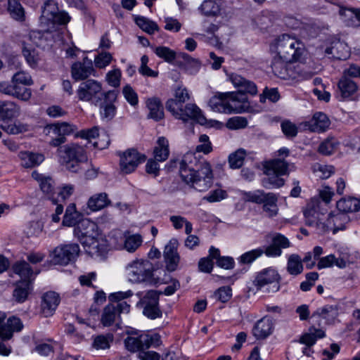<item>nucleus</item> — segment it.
<instances>
[{"label":"nucleus","instance_id":"nucleus-1","mask_svg":"<svg viewBox=\"0 0 360 360\" xmlns=\"http://www.w3.org/2000/svg\"><path fill=\"white\" fill-rule=\"evenodd\" d=\"M229 78L238 91L218 92L213 96L208 105L214 112L226 114L242 112L244 110L243 104L248 102L246 94L254 96L257 94V87L253 82L234 73Z\"/></svg>","mask_w":360,"mask_h":360},{"label":"nucleus","instance_id":"nucleus-2","mask_svg":"<svg viewBox=\"0 0 360 360\" xmlns=\"http://www.w3.org/2000/svg\"><path fill=\"white\" fill-rule=\"evenodd\" d=\"M179 174L183 181L199 192L206 191L213 184L214 175L210 162L198 160L193 153L183 157Z\"/></svg>","mask_w":360,"mask_h":360},{"label":"nucleus","instance_id":"nucleus-3","mask_svg":"<svg viewBox=\"0 0 360 360\" xmlns=\"http://www.w3.org/2000/svg\"><path fill=\"white\" fill-rule=\"evenodd\" d=\"M291 246V243L287 237L280 233H276L271 238L269 245L260 247L243 253L238 262L241 264H251L263 254L268 257H278L282 255V250Z\"/></svg>","mask_w":360,"mask_h":360},{"label":"nucleus","instance_id":"nucleus-4","mask_svg":"<svg viewBox=\"0 0 360 360\" xmlns=\"http://www.w3.org/2000/svg\"><path fill=\"white\" fill-rule=\"evenodd\" d=\"M41 10L40 24L46 32H51L55 30L56 25H66L71 20V17L67 12L59 11L58 4L56 0H46Z\"/></svg>","mask_w":360,"mask_h":360},{"label":"nucleus","instance_id":"nucleus-5","mask_svg":"<svg viewBox=\"0 0 360 360\" xmlns=\"http://www.w3.org/2000/svg\"><path fill=\"white\" fill-rule=\"evenodd\" d=\"M58 156L70 172L77 173L81 169V164L88 160L85 148L77 143H70L57 149Z\"/></svg>","mask_w":360,"mask_h":360},{"label":"nucleus","instance_id":"nucleus-6","mask_svg":"<svg viewBox=\"0 0 360 360\" xmlns=\"http://www.w3.org/2000/svg\"><path fill=\"white\" fill-rule=\"evenodd\" d=\"M276 55L285 60L296 62L304 53V45L288 34L279 36L274 44Z\"/></svg>","mask_w":360,"mask_h":360},{"label":"nucleus","instance_id":"nucleus-7","mask_svg":"<svg viewBox=\"0 0 360 360\" xmlns=\"http://www.w3.org/2000/svg\"><path fill=\"white\" fill-rule=\"evenodd\" d=\"M102 83L96 79H89L80 83L76 91L79 101L90 103L92 105L99 104L103 98Z\"/></svg>","mask_w":360,"mask_h":360},{"label":"nucleus","instance_id":"nucleus-8","mask_svg":"<svg viewBox=\"0 0 360 360\" xmlns=\"http://www.w3.org/2000/svg\"><path fill=\"white\" fill-rule=\"evenodd\" d=\"M161 342L158 334L149 335L147 333H131L124 340L126 349L131 352L138 354L143 349H148L151 347H157Z\"/></svg>","mask_w":360,"mask_h":360},{"label":"nucleus","instance_id":"nucleus-9","mask_svg":"<svg viewBox=\"0 0 360 360\" xmlns=\"http://www.w3.org/2000/svg\"><path fill=\"white\" fill-rule=\"evenodd\" d=\"M281 278L276 269L268 267L257 273L253 284L257 290L266 287L268 292H276L280 290Z\"/></svg>","mask_w":360,"mask_h":360},{"label":"nucleus","instance_id":"nucleus-10","mask_svg":"<svg viewBox=\"0 0 360 360\" xmlns=\"http://www.w3.org/2000/svg\"><path fill=\"white\" fill-rule=\"evenodd\" d=\"M130 311V304L127 302H118L107 304L101 315V323L103 326L108 327L113 323L119 325L120 314H128Z\"/></svg>","mask_w":360,"mask_h":360},{"label":"nucleus","instance_id":"nucleus-11","mask_svg":"<svg viewBox=\"0 0 360 360\" xmlns=\"http://www.w3.org/2000/svg\"><path fill=\"white\" fill-rule=\"evenodd\" d=\"M160 292L157 290H149L137 303V307L143 308V314L150 319H155L162 316L159 306Z\"/></svg>","mask_w":360,"mask_h":360},{"label":"nucleus","instance_id":"nucleus-12","mask_svg":"<svg viewBox=\"0 0 360 360\" xmlns=\"http://www.w3.org/2000/svg\"><path fill=\"white\" fill-rule=\"evenodd\" d=\"M129 279L132 283L151 281L153 266L148 260H136L128 266Z\"/></svg>","mask_w":360,"mask_h":360},{"label":"nucleus","instance_id":"nucleus-13","mask_svg":"<svg viewBox=\"0 0 360 360\" xmlns=\"http://www.w3.org/2000/svg\"><path fill=\"white\" fill-rule=\"evenodd\" d=\"M73 234L83 245L98 237L101 233L97 224L88 219H82L74 228Z\"/></svg>","mask_w":360,"mask_h":360},{"label":"nucleus","instance_id":"nucleus-14","mask_svg":"<svg viewBox=\"0 0 360 360\" xmlns=\"http://www.w3.org/2000/svg\"><path fill=\"white\" fill-rule=\"evenodd\" d=\"M49 128L55 136L50 141L49 145L58 148L67 141V136L72 134L77 129L76 125L65 122L51 124Z\"/></svg>","mask_w":360,"mask_h":360},{"label":"nucleus","instance_id":"nucleus-15","mask_svg":"<svg viewBox=\"0 0 360 360\" xmlns=\"http://www.w3.org/2000/svg\"><path fill=\"white\" fill-rule=\"evenodd\" d=\"M119 91L112 89L106 91L103 94V98L99 104L100 115L102 120L110 121L114 118L116 115L117 108L115 103L117 100Z\"/></svg>","mask_w":360,"mask_h":360},{"label":"nucleus","instance_id":"nucleus-16","mask_svg":"<svg viewBox=\"0 0 360 360\" xmlns=\"http://www.w3.org/2000/svg\"><path fill=\"white\" fill-rule=\"evenodd\" d=\"M80 252L77 243L61 245L55 248L53 261L56 264L67 265L75 260Z\"/></svg>","mask_w":360,"mask_h":360},{"label":"nucleus","instance_id":"nucleus-17","mask_svg":"<svg viewBox=\"0 0 360 360\" xmlns=\"http://www.w3.org/2000/svg\"><path fill=\"white\" fill-rule=\"evenodd\" d=\"M119 155L120 157V169L125 174L133 172L140 164L144 162L146 160L145 155L139 153L134 148L128 149Z\"/></svg>","mask_w":360,"mask_h":360},{"label":"nucleus","instance_id":"nucleus-18","mask_svg":"<svg viewBox=\"0 0 360 360\" xmlns=\"http://www.w3.org/2000/svg\"><path fill=\"white\" fill-rule=\"evenodd\" d=\"M170 112L175 118L181 120L184 122L188 120H193L200 124H205L207 121L201 110L195 104L193 103L184 105L179 109L174 110V112Z\"/></svg>","mask_w":360,"mask_h":360},{"label":"nucleus","instance_id":"nucleus-19","mask_svg":"<svg viewBox=\"0 0 360 360\" xmlns=\"http://www.w3.org/2000/svg\"><path fill=\"white\" fill-rule=\"evenodd\" d=\"M359 86L352 79L342 74L338 82V96L340 101H355L358 98Z\"/></svg>","mask_w":360,"mask_h":360},{"label":"nucleus","instance_id":"nucleus-20","mask_svg":"<svg viewBox=\"0 0 360 360\" xmlns=\"http://www.w3.org/2000/svg\"><path fill=\"white\" fill-rule=\"evenodd\" d=\"M179 241L176 238H172L165 245L163 257L166 268L169 271H174L179 265L180 256L178 253Z\"/></svg>","mask_w":360,"mask_h":360},{"label":"nucleus","instance_id":"nucleus-21","mask_svg":"<svg viewBox=\"0 0 360 360\" xmlns=\"http://www.w3.org/2000/svg\"><path fill=\"white\" fill-rule=\"evenodd\" d=\"M95 70L93 62L88 57H84L82 62H75L71 67V75L75 81H85L88 77L94 75Z\"/></svg>","mask_w":360,"mask_h":360},{"label":"nucleus","instance_id":"nucleus-22","mask_svg":"<svg viewBox=\"0 0 360 360\" xmlns=\"http://www.w3.org/2000/svg\"><path fill=\"white\" fill-rule=\"evenodd\" d=\"M294 163H289L283 158H276L266 163L264 167L265 174H277L281 176L288 175L290 172L295 170Z\"/></svg>","mask_w":360,"mask_h":360},{"label":"nucleus","instance_id":"nucleus-23","mask_svg":"<svg viewBox=\"0 0 360 360\" xmlns=\"http://www.w3.org/2000/svg\"><path fill=\"white\" fill-rule=\"evenodd\" d=\"M293 61L285 60L278 56H276L271 62V69L273 72L278 77L283 79H295L296 75L291 69V63Z\"/></svg>","mask_w":360,"mask_h":360},{"label":"nucleus","instance_id":"nucleus-24","mask_svg":"<svg viewBox=\"0 0 360 360\" xmlns=\"http://www.w3.org/2000/svg\"><path fill=\"white\" fill-rule=\"evenodd\" d=\"M82 246L86 254L92 257H105L108 250L107 240L103 237L101 233L96 238L88 240L87 243L83 244Z\"/></svg>","mask_w":360,"mask_h":360},{"label":"nucleus","instance_id":"nucleus-25","mask_svg":"<svg viewBox=\"0 0 360 360\" xmlns=\"http://www.w3.org/2000/svg\"><path fill=\"white\" fill-rule=\"evenodd\" d=\"M60 301V296L53 291L45 292L41 297V311L45 317L52 316Z\"/></svg>","mask_w":360,"mask_h":360},{"label":"nucleus","instance_id":"nucleus-26","mask_svg":"<svg viewBox=\"0 0 360 360\" xmlns=\"http://www.w3.org/2000/svg\"><path fill=\"white\" fill-rule=\"evenodd\" d=\"M274 322L270 316H265L256 322L252 328V335L257 340H264L274 330Z\"/></svg>","mask_w":360,"mask_h":360},{"label":"nucleus","instance_id":"nucleus-27","mask_svg":"<svg viewBox=\"0 0 360 360\" xmlns=\"http://www.w3.org/2000/svg\"><path fill=\"white\" fill-rule=\"evenodd\" d=\"M23 328L21 320L15 316L10 317L6 323L0 324V339L2 341L10 340L14 332H20Z\"/></svg>","mask_w":360,"mask_h":360},{"label":"nucleus","instance_id":"nucleus-28","mask_svg":"<svg viewBox=\"0 0 360 360\" xmlns=\"http://www.w3.org/2000/svg\"><path fill=\"white\" fill-rule=\"evenodd\" d=\"M339 307L337 304H326L318 308L311 315L312 319H322L325 320V324L330 325L335 323L339 313Z\"/></svg>","mask_w":360,"mask_h":360},{"label":"nucleus","instance_id":"nucleus-29","mask_svg":"<svg viewBox=\"0 0 360 360\" xmlns=\"http://www.w3.org/2000/svg\"><path fill=\"white\" fill-rule=\"evenodd\" d=\"M325 53L330 58L339 60H347L350 56L348 46L340 40L333 41L330 46L326 49Z\"/></svg>","mask_w":360,"mask_h":360},{"label":"nucleus","instance_id":"nucleus-30","mask_svg":"<svg viewBox=\"0 0 360 360\" xmlns=\"http://www.w3.org/2000/svg\"><path fill=\"white\" fill-rule=\"evenodd\" d=\"M190 99V95L186 88L179 86L175 90L174 98H169L165 103V108L167 111L174 112L184 106L186 101Z\"/></svg>","mask_w":360,"mask_h":360},{"label":"nucleus","instance_id":"nucleus-31","mask_svg":"<svg viewBox=\"0 0 360 360\" xmlns=\"http://www.w3.org/2000/svg\"><path fill=\"white\" fill-rule=\"evenodd\" d=\"M146 108L148 110L147 117L155 122L164 119V107L161 100L158 97L148 98L146 101Z\"/></svg>","mask_w":360,"mask_h":360},{"label":"nucleus","instance_id":"nucleus-32","mask_svg":"<svg viewBox=\"0 0 360 360\" xmlns=\"http://www.w3.org/2000/svg\"><path fill=\"white\" fill-rule=\"evenodd\" d=\"M12 269L15 274L21 278V280L32 281V283L35 276L40 272V270L34 271L30 264L25 260L16 262L13 265Z\"/></svg>","mask_w":360,"mask_h":360},{"label":"nucleus","instance_id":"nucleus-33","mask_svg":"<svg viewBox=\"0 0 360 360\" xmlns=\"http://www.w3.org/2000/svg\"><path fill=\"white\" fill-rule=\"evenodd\" d=\"M20 114V108L15 102L0 101V119L10 120L18 117Z\"/></svg>","mask_w":360,"mask_h":360},{"label":"nucleus","instance_id":"nucleus-34","mask_svg":"<svg viewBox=\"0 0 360 360\" xmlns=\"http://www.w3.org/2000/svg\"><path fill=\"white\" fill-rule=\"evenodd\" d=\"M32 290V281L21 280L16 283L13 296L17 302L22 303L27 300Z\"/></svg>","mask_w":360,"mask_h":360},{"label":"nucleus","instance_id":"nucleus-35","mask_svg":"<svg viewBox=\"0 0 360 360\" xmlns=\"http://www.w3.org/2000/svg\"><path fill=\"white\" fill-rule=\"evenodd\" d=\"M328 218L329 226L330 225L333 234L337 233L339 231L345 230L346 225L349 221V216L340 212L336 214L330 213Z\"/></svg>","mask_w":360,"mask_h":360},{"label":"nucleus","instance_id":"nucleus-36","mask_svg":"<svg viewBox=\"0 0 360 360\" xmlns=\"http://www.w3.org/2000/svg\"><path fill=\"white\" fill-rule=\"evenodd\" d=\"M222 4V0H205L199 10L205 16L217 17L221 15Z\"/></svg>","mask_w":360,"mask_h":360},{"label":"nucleus","instance_id":"nucleus-37","mask_svg":"<svg viewBox=\"0 0 360 360\" xmlns=\"http://www.w3.org/2000/svg\"><path fill=\"white\" fill-rule=\"evenodd\" d=\"M330 124L328 116L322 112H316L310 120V129L314 132H323L326 131Z\"/></svg>","mask_w":360,"mask_h":360},{"label":"nucleus","instance_id":"nucleus-38","mask_svg":"<svg viewBox=\"0 0 360 360\" xmlns=\"http://www.w3.org/2000/svg\"><path fill=\"white\" fill-rule=\"evenodd\" d=\"M21 165L25 168H32L39 165L44 160L42 154L29 151H22L19 153Z\"/></svg>","mask_w":360,"mask_h":360},{"label":"nucleus","instance_id":"nucleus-39","mask_svg":"<svg viewBox=\"0 0 360 360\" xmlns=\"http://www.w3.org/2000/svg\"><path fill=\"white\" fill-rule=\"evenodd\" d=\"M111 204L106 193H100L93 195L88 200V207L93 212L101 210Z\"/></svg>","mask_w":360,"mask_h":360},{"label":"nucleus","instance_id":"nucleus-40","mask_svg":"<svg viewBox=\"0 0 360 360\" xmlns=\"http://www.w3.org/2000/svg\"><path fill=\"white\" fill-rule=\"evenodd\" d=\"M169 155V141L164 137H159L153 149L154 158L158 162L165 161Z\"/></svg>","mask_w":360,"mask_h":360},{"label":"nucleus","instance_id":"nucleus-41","mask_svg":"<svg viewBox=\"0 0 360 360\" xmlns=\"http://www.w3.org/2000/svg\"><path fill=\"white\" fill-rule=\"evenodd\" d=\"M210 256L215 259L217 266L224 269H233L235 266V262L233 257L229 256H221L219 249L211 246Z\"/></svg>","mask_w":360,"mask_h":360},{"label":"nucleus","instance_id":"nucleus-42","mask_svg":"<svg viewBox=\"0 0 360 360\" xmlns=\"http://www.w3.org/2000/svg\"><path fill=\"white\" fill-rule=\"evenodd\" d=\"M337 209L341 213L357 212L360 210V201L356 198H343L336 204Z\"/></svg>","mask_w":360,"mask_h":360},{"label":"nucleus","instance_id":"nucleus-43","mask_svg":"<svg viewBox=\"0 0 360 360\" xmlns=\"http://www.w3.org/2000/svg\"><path fill=\"white\" fill-rule=\"evenodd\" d=\"M81 214L77 211L75 204H70L66 210L63 217L62 224L65 226H76L80 219Z\"/></svg>","mask_w":360,"mask_h":360},{"label":"nucleus","instance_id":"nucleus-44","mask_svg":"<svg viewBox=\"0 0 360 360\" xmlns=\"http://www.w3.org/2000/svg\"><path fill=\"white\" fill-rule=\"evenodd\" d=\"M32 177L36 179L40 186V188L44 193L49 196L51 199V195L53 194L54 190V181L50 176H45L36 172L32 173Z\"/></svg>","mask_w":360,"mask_h":360},{"label":"nucleus","instance_id":"nucleus-45","mask_svg":"<svg viewBox=\"0 0 360 360\" xmlns=\"http://www.w3.org/2000/svg\"><path fill=\"white\" fill-rule=\"evenodd\" d=\"M134 22L143 31L149 34H152L159 30L158 25L155 22L144 16L135 15Z\"/></svg>","mask_w":360,"mask_h":360},{"label":"nucleus","instance_id":"nucleus-46","mask_svg":"<svg viewBox=\"0 0 360 360\" xmlns=\"http://www.w3.org/2000/svg\"><path fill=\"white\" fill-rule=\"evenodd\" d=\"M8 11L14 20L20 22L25 20V10L18 0H8Z\"/></svg>","mask_w":360,"mask_h":360},{"label":"nucleus","instance_id":"nucleus-47","mask_svg":"<svg viewBox=\"0 0 360 360\" xmlns=\"http://www.w3.org/2000/svg\"><path fill=\"white\" fill-rule=\"evenodd\" d=\"M303 264L300 255L292 254L290 255L287 263V271L292 276H297L303 271Z\"/></svg>","mask_w":360,"mask_h":360},{"label":"nucleus","instance_id":"nucleus-48","mask_svg":"<svg viewBox=\"0 0 360 360\" xmlns=\"http://www.w3.org/2000/svg\"><path fill=\"white\" fill-rule=\"evenodd\" d=\"M247 155L246 150L239 148L229 155V164L231 169H239L243 163Z\"/></svg>","mask_w":360,"mask_h":360},{"label":"nucleus","instance_id":"nucleus-49","mask_svg":"<svg viewBox=\"0 0 360 360\" xmlns=\"http://www.w3.org/2000/svg\"><path fill=\"white\" fill-rule=\"evenodd\" d=\"M269 195H270V193H266L264 191L257 190L255 191L245 192L243 198L247 202L263 205L269 198Z\"/></svg>","mask_w":360,"mask_h":360},{"label":"nucleus","instance_id":"nucleus-50","mask_svg":"<svg viewBox=\"0 0 360 360\" xmlns=\"http://www.w3.org/2000/svg\"><path fill=\"white\" fill-rule=\"evenodd\" d=\"M43 224L39 221H32L29 222L25 229L24 233L27 238H38L39 237L43 231Z\"/></svg>","mask_w":360,"mask_h":360},{"label":"nucleus","instance_id":"nucleus-51","mask_svg":"<svg viewBox=\"0 0 360 360\" xmlns=\"http://www.w3.org/2000/svg\"><path fill=\"white\" fill-rule=\"evenodd\" d=\"M114 339L113 335L107 333L105 335H99L94 338L92 346L96 349H105L110 348V343Z\"/></svg>","mask_w":360,"mask_h":360},{"label":"nucleus","instance_id":"nucleus-52","mask_svg":"<svg viewBox=\"0 0 360 360\" xmlns=\"http://www.w3.org/2000/svg\"><path fill=\"white\" fill-rule=\"evenodd\" d=\"M278 198L276 194L270 193V195L263 203V210L266 212L268 217H273L278 213Z\"/></svg>","mask_w":360,"mask_h":360},{"label":"nucleus","instance_id":"nucleus-53","mask_svg":"<svg viewBox=\"0 0 360 360\" xmlns=\"http://www.w3.org/2000/svg\"><path fill=\"white\" fill-rule=\"evenodd\" d=\"M267 177L262 180V185L266 188H280L285 184V180L277 174H266Z\"/></svg>","mask_w":360,"mask_h":360},{"label":"nucleus","instance_id":"nucleus-54","mask_svg":"<svg viewBox=\"0 0 360 360\" xmlns=\"http://www.w3.org/2000/svg\"><path fill=\"white\" fill-rule=\"evenodd\" d=\"M154 53L165 61L172 63L176 58V52L169 47L160 46L154 49Z\"/></svg>","mask_w":360,"mask_h":360},{"label":"nucleus","instance_id":"nucleus-55","mask_svg":"<svg viewBox=\"0 0 360 360\" xmlns=\"http://www.w3.org/2000/svg\"><path fill=\"white\" fill-rule=\"evenodd\" d=\"M338 144V143L335 139H326L320 143L318 152L323 155H330L334 153Z\"/></svg>","mask_w":360,"mask_h":360},{"label":"nucleus","instance_id":"nucleus-56","mask_svg":"<svg viewBox=\"0 0 360 360\" xmlns=\"http://www.w3.org/2000/svg\"><path fill=\"white\" fill-rule=\"evenodd\" d=\"M3 129L9 134H18L30 130V125L20 122H15L3 127Z\"/></svg>","mask_w":360,"mask_h":360},{"label":"nucleus","instance_id":"nucleus-57","mask_svg":"<svg viewBox=\"0 0 360 360\" xmlns=\"http://www.w3.org/2000/svg\"><path fill=\"white\" fill-rule=\"evenodd\" d=\"M208 252V255L200 258L198 264L199 271L205 274H210L212 271L214 265L213 261L215 259H212V257L210 256V248L209 249Z\"/></svg>","mask_w":360,"mask_h":360},{"label":"nucleus","instance_id":"nucleus-58","mask_svg":"<svg viewBox=\"0 0 360 360\" xmlns=\"http://www.w3.org/2000/svg\"><path fill=\"white\" fill-rule=\"evenodd\" d=\"M142 243V237L139 234L126 236L124 248L130 252H134Z\"/></svg>","mask_w":360,"mask_h":360},{"label":"nucleus","instance_id":"nucleus-59","mask_svg":"<svg viewBox=\"0 0 360 360\" xmlns=\"http://www.w3.org/2000/svg\"><path fill=\"white\" fill-rule=\"evenodd\" d=\"M22 53L26 61L31 67H34L37 65L39 58L35 49L24 45L22 49Z\"/></svg>","mask_w":360,"mask_h":360},{"label":"nucleus","instance_id":"nucleus-60","mask_svg":"<svg viewBox=\"0 0 360 360\" xmlns=\"http://www.w3.org/2000/svg\"><path fill=\"white\" fill-rule=\"evenodd\" d=\"M27 85L15 84L14 97L21 101H27L32 96V91L27 86Z\"/></svg>","mask_w":360,"mask_h":360},{"label":"nucleus","instance_id":"nucleus-61","mask_svg":"<svg viewBox=\"0 0 360 360\" xmlns=\"http://www.w3.org/2000/svg\"><path fill=\"white\" fill-rule=\"evenodd\" d=\"M281 127L284 135L289 139L295 138L298 133L297 126L288 120L282 122Z\"/></svg>","mask_w":360,"mask_h":360},{"label":"nucleus","instance_id":"nucleus-62","mask_svg":"<svg viewBox=\"0 0 360 360\" xmlns=\"http://www.w3.org/2000/svg\"><path fill=\"white\" fill-rule=\"evenodd\" d=\"M122 94L127 101L132 106H136L139 103L137 93L129 84L125 85L122 89Z\"/></svg>","mask_w":360,"mask_h":360},{"label":"nucleus","instance_id":"nucleus-63","mask_svg":"<svg viewBox=\"0 0 360 360\" xmlns=\"http://www.w3.org/2000/svg\"><path fill=\"white\" fill-rule=\"evenodd\" d=\"M280 97L279 92L276 88L269 89L266 88L259 96V101L264 103L266 99H268L273 103H276L280 99Z\"/></svg>","mask_w":360,"mask_h":360},{"label":"nucleus","instance_id":"nucleus-64","mask_svg":"<svg viewBox=\"0 0 360 360\" xmlns=\"http://www.w3.org/2000/svg\"><path fill=\"white\" fill-rule=\"evenodd\" d=\"M112 60V55L108 52H101L94 58L95 66L98 68H104L108 65Z\"/></svg>","mask_w":360,"mask_h":360}]
</instances>
